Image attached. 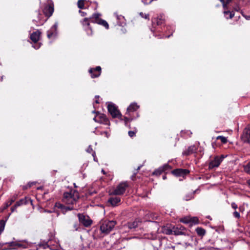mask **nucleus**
Returning <instances> with one entry per match:
<instances>
[{"label": "nucleus", "mask_w": 250, "mask_h": 250, "mask_svg": "<svg viewBox=\"0 0 250 250\" xmlns=\"http://www.w3.org/2000/svg\"><path fill=\"white\" fill-rule=\"evenodd\" d=\"M5 244L9 247V248H7V250H15L18 248L26 249L32 247V243L28 242L26 240H17L6 243Z\"/></svg>", "instance_id": "obj_1"}, {"label": "nucleus", "mask_w": 250, "mask_h": 250, "mask_svg": "<svg viewBox=\"0 0 250 250\" xmlns=\"http://www.w3.org/2000/svg\"><path fill=\"white\" fill-rule=\"evenodd\" d=\"M116 224L114 221H104L101 223L100 230L103 233L107 234L113 229Z\"/></svg>", "instance_id": "obj_2"}, {"label": "nucleus", "mask_w": 250, "mask_h": 250, "mask_svg": "<svg viewBox=\"0 0 250 250\" xmlns=\"http://www.w3.org/2000/svg\"><path fill=\"white\" fill-rule=\"evenodd\" d=\"M107 104L108 111L112 117L113 118H117L123 120L122 114L115 104L111 102H108Z\"/></svg>", "instance_id": "obj_3"}, {"label": "nucleus", "mask_w": 250, "mask_h": 250, "mask_svg": "<svg viewBox=\"0 0 250 250\" xmlns=\"http://www.w3.org/2000/svg\"><path fill=\"white\" fill-rule=\"evenodd\" d=\"M78 199L77 193L75 195L74 193L65 192L63 194V202L68 205H73L76 203Z\"/></svg>", "instance_id": "obj_4"}, {"label": "nucleus", "mask_w": 250, "mask_h": 250, "mask_svg": "<svg viewBox=\"0 0 250 250\" xmlns=\"http://www.w3.org/2000/svg\"><path fill=\"white\" fill-rule=\"evenodd\" d=\"M101 14L99 13H94L89 18L91 22L96 23L104 26L106 29H108L109 25L108 23L104 20L100 18Z\"/></svg>", "instance_id": "obj_5"}, {"label": "nucleus", "mask_w": 250, "mask_h": 250, "mask_svg": "<svg viewBox=\"0 0 250 250\" xmlns=\"http://www.w3.org/2000/svg\"><path fill=\"white\" fill-rule=\"evenodd\" d=\"M127 184L125 182L120 183L115 188L110 191V195H120L123 194L126 188Z\"/></svg>", "instance_id": "obj_6"}, {"label": "nucleus", "mask_w": 250, "mask_h": 250, "mask_svg": "<svg viewBox=\"0 0 250 250\" xmlns=\"http://www.w3.org/2000/svg\"><path fill=\"white\" fill-rule=\"evenodd\" d=\"M92 112L95 113L96 114L95 117L93 118V120L95 122L104 125H109V121L105 115L100 113L99 112H95L94 111H93Z\"/></svg>", "instance_id": "obj_7"}, {"label": "nucleus", "mask_w": 250, "mask_h": 250, "mask_svg": "<svg viewBox=\"0 0 250 250\" xmlns=\"http://www.w3.org/2000/svg\"><path fill=\"white\" fill-rule=\"evenodd\" d=\"M54 4L51 0H48V4L45 5L43 9V12L46 17H51L54 12Z\"/></svg>", "instance_id": "obj_8"}, {"label": "nucleus", "mask_w": 250, "mask_h": 250, "mask_svg": "<svg viewBox=\"0 0 250 250\" xmlns=\"http://www.w3.org/2000/svg\"><path fill=\"white\" fill-rule=\"evenodd\" d=\"M41 34V33L38 30L33 32L30 35V39L34 43L32 46L36 49H38L41 47V44H35L39 41Z\"/></svg>", "instance_id": "obj_9"}, {"label": "nucleus", "mask_w": 250, "mask_h": 250, "mask_svg": "<svg viewBox=\"0 0 250 250\" xmlns=\"http://www.w3.org/2000/svg\"><path fill=\"white\" fill-rule=\"evenodd\" d=\"M241 138L244 143L250 144V125L248 126L244 129Z\"/></svg>", "instance_id": "obj_10"}, {"label": "nucleus", "mask_w": 250, "mask_h": 250, "mask_svg": "<svg viewBox=\"0 0 250 250\" xmlns=\"http://www.w3.org/2000/svg\"><path fill=\"white\" fill-rule=\"evenodd\" d=\"M78 216L80 222L84 227H88L91 225L92 221L88 216L82 214H79Z\"/></svg>", "instance_id": "obj_11"}, {"label": "nucleus", "mask_w": 250, "mask_h": 250, "mask_svg": "<svg viewBox=\"0 0 250 250\" xmlns=\"http://www.w3.org/2000/svg\"><path fill=\"white\" fill-rule=\"evenodd\" d=\"M224 156L222 155L221 157L216 156L212 160H211L209 164V168H213L218 167L221 162L224 158Z\"/></svg>", "instance_id": "obj_12"}, {"label": "nucleus", "mask_w": 250, "mask_h": 250, "mask_svg": "<svg viewBox=\"0 0 250 250\" xmlns=\"http://www.w3.org/2000/svg\"><path fill=\"white\" fill-rule=\"evenodd\" d=\"M89 22H90L89 18H85L82 21V24L87 34L88 35H91L92 34V30L89 26Z\"/></svg>", "instance_id": "obj_13"}, {"label": "nucleus", "mask_w": 250, "mask_h": 250, "mask_svg": "<svg viewBox=\"0 0 250 250\" xmlns=\"http://www.w3.org/2000/svg\"><path fill=\"white\" fill-rule=\"evenodd\" d=\"M198 149V146L196 145H192L189 146L187 149L183 151L182 154L185 156H188L195 153Z\"/></svg>", "instance_id": "obj_14"}, {"label": "nucleus", "mask_w": 250, "mask_h": 250, "mask_svg": "<svg viewBox=\"0 0 250 250\" xmlns=\"http://www.w3.org/2000/svg\"><path fill=\"white\" fill-rule=\"evenodd\" d=\"M58 23L56 22L51 28L47 31V37L48 39L55 37L57 35V29Z\"/></svg>", "instance_id": "obj_15"}, {"label": "nucleus", "mask_w": 250, "mask_h": 250, "mask_svg": "<svg viewBox=\"0 0 250 250\" xmlns=\"http://www.w3.org/2000/svg\"><path fill=\"white\" fill-rule=\"evenodd\" d=\"M173 234L176 235H185L186 229L183 226L172 228Z\"/></svg>", "instance_id": "obj_16"}, {"label": "nucleus", "mask_w": 250, "mask_h": 250, "mask_svg": "<svg viewBox=\"0 0 250 250\" xmlns=\"http://www.w3.org/2000/svg\"><path fill=\"white\" fill-rule=\"evenodd\" d=\"M101 68L100 66H97L95 68H90L89 72L91 74L92 78H96L101 74Z\"/></svg>", "instance_id": "obj_17"}, {"label": "nucleus", "mask_w": 250, "mask_h": 250, "mask_svg": "<svg viewBox=\"0 0 250 250\" xmlns=\"http://www.w3.org/2000/svg\"><path fill=\"white\" fill-rule=\"evenodd\" d=\"M172 173L176 176L184 177L189 173V171L186 169H177L173 170Z\"/></svg>", "instance_id": "obj_18"}, {"label": "nucleus", "mask_w": 250, "mask_h": 250, "mask_svg": "<svg viewBox=\"0 0 250 250\" xmlns=\"http://www.w3.org/2000/svg\"><path fill=\"white\" fill-rule=\"evenodd\" d=\"M140 224V222L139 220H135L133 222H130L127 223L125 226L127 227L130 229H132L136 228L139 226V224Z\"/></svg>", "instance_id": "obj_19"}, {"label": "nucleus", "mask_w": 250, "mask_h": 250, "mask_svg": "<svg viewBox=\"0 0 250 250\" xmlns=\"http://www.w3.org/2000/svg\"><path fill=\"white\" fill-rule=\"evenodd\" d=\"M139 107V106L135 103H132L127 108L126 114L130 115V112H134L137 110Z\"/></svg>", "instance_id": "obj_20"}, {"label": "nucleus", "mask_w": 250, "mask_h": 250, "mask_svg": "<svg viewBox=\"0 0 250 250\" xmlns=\"http://www.w3.org/2000/svg\"><path fill=\"white\" fill-rule=\"evenodd\" d=\"M55 207L61 209L63 213H64L67 210L73 209L72 208H70L69 207H66L60 203H56L55 204Z\"/></svg>", "instance_id": "obj_21"}, {"label": "nucleus", "mask_w": 250, "mask_h": 250, "mask_svg": "<svg viewBox=\"0 0 250 250\" xmlns=\"http://www.w3.org/2000/svg\"><path fill=\"white\" fill-rule=\"evenodd\" d=\"M169 168V166L167 164H165L163 167H160L158 169L155 170L153 173L154 175H159L163 171L168 169Z\"/></svg>", "instance_id": "obj_22"}, {"label": "nucleus", "mask_w": 250, "mask_h": 250, "mask_svg": "<svg viewBox=\"0 0 250 250\" xmlns=\"http://www.w3.org/2000/svg\"><path fill=\"white\" fill-rule=\"evenodd\" d=\"M121 201V199L119 197H110L109 198L108 202L112 206H116Z\"/></svg>", "instance_id": "obj_23"}, {"label": "nucleus", "mask_w": 250, "mask_h": 250, "mask_svg": "<svg viewBox=\"0 0 250 250\" xmlns=\"http://www.w3.org/2000/svg\"><path fill=\"white\" fill-rule=\"evenodd\" d=\"M114 15L116 17L117 20L118 21V24L119 25L123 26L124 25H125V19L124 16L122 15H119L117 13H115Z\"/></svg>", "instance_id": "obj_24"}, {"label": "nucleus", "mask_w": 250, "mask_h": 250, "mask_svg": "<svg viewBox=\"0 0 250 250\" xmlns=\"http://www.w3.org/2000/svg\"><path fill=\"white\" fill-rule=\"evenodd\" d=\"M47 245L48 247H49L51 250H60V245L58 243H56L55 244H52V241L51 240H49L48 241Z\"/></svg>", "instance_id": "obj_25"}, {"label": "nucleus", "mask_w": 250, "mask_h": 250, "mask_svg": "<svg viewBox=\"0 0 250 250\" xmlns=\"http://www.w3.org/2000/svg\"><path fill=\"white\" fill-rule=\"evenodd\" d=\"M224 14L227 19H232L234 16V13L233 11L227 10V7L224 9Z\"/></svg>", "instance_id": "obj_26"}, {"label": "nucleus", "mask_w": 250, "mask_h": 250, "mask_svg": "<svg viewBox=\"0 0 250 250\" xmlns=\"http://www.w3.org/2000/svg\"><path fill=\"white\" fill-rule=\"evenodd\" d=\"M162 232L166 234L170 235L173 234L172 229H171L167 227H164L162 229Z\"/></svg>", "instance_id": "obj_27"}, {"label": "nucleus", "mask_w": 250, "mask_h": 250, "mask_svg": "<svg viewBox=\"0 0 250 250\" xmlns=\"http://www.w3.org/2000/svg\"><path fill=\"white\" fill-rule=\"evenodd\" d=\"M27 203V198H25L24 199H21L20 201H17L16 204H15L16 205V207H20L22 205L26 204Z\"/></svg>", "instance_id": "obj_28"}, {"label": "nucleus", "mask_w": 250, "mask_h": 250, "mask_svg": "<svg viewBox=\"0 0 250 250\" xmlns=\"http://www.w3.org/2000/svg\"><path fill=\"white\" fill-rule=\"evenodd\" d=\"M133 120V118H127L126 117H125L124 118V120L125 125L129 128H130V124H129L128 123L130 122Z\"/></svg>", "instance_id": "obj_29"}, {"label": "nucleus", "mask_w": 250, "mask_h": 250, "mask_svg": "<svg viewBox=\"0 0 250 250\" xmlns=\"http://www.w3.org/2000/svg\"><path fill=\"white\" fill-rule=\"evenodd\" d=\"M196 232L200 236H203L205 234L206 231L204 229L202 228L198 227L196 229Z\"/></svg>", "instance_id": "obj_30"}, {"label": "nucleus", "mask_w": 250, "mask_h": 250, "mask_svg": "<svg viewBox=\"0 0 250 250\" xmlns=\"http://www.w3.org/2000/svg\"><path fill=\"white\" fill-rule=\"evenodd\" d=\"M198 223L199 220L197 217H190V225L197 224Z\"/></svg>", "instance_id": "obj_31"}, {"label": "nucleus", "mask_w": 250, "mask_h": 250, "mask_svg": "<svg viewBox=\"0 0 250 250\" xmlns=\"http://www.w3.org/2000/svg\"><path fill=\"white\" fill-rule=\"evenodd\" d=\"M15 199L14 198H11L8 201L3 207V210L6 209L8 207L12 205V204L15 201Z\"/></svg>", "instance_id": "obj_32"}, {"label": "nucleus", "mask_w": 250, "mask_h": 250, "mask_svg": "<svg viewBox=\"0 0 250 250\" xmlns=\"http://www.w3.org/2000/svg\"><path fill=\"white\" fill-rule=\"evenodd\" d=\"M6 221L1 220L0 221V235L3 231L5 226Z\"/></svg>", "instance_id": "obj_33"}, {"label": "nucleus", "mask_w": 250, "mask_h": 250, "mask_svg": "<svg viewBox=\"0 0 250 250\" xmlns=\"http://www.w3.org/2000/svg\"><path fill=\"white\" fill-rule=\"evenodd\" d=\"M190 217H184L180 220V221L181 222H183L185 224H190Z\"/></svg>", "instance_id": "obj_34"}, {"label": "nucleus", "mask_w": 250, "mask_h": 250, "mask_svg": "<svg viewBox=\"0 0 250 250\" xmlns=\"http://www.w3.org/2000/svg\"><path fill=\"white\" fill-rule=\"evenodd\" d=\"M216 139L217 140L220 139L221 142L223 144H225L227 142V139L226 137L222 136H218L217 137Z\"/></svg>", "instance_id": "obj_35"}, {"label": "nucleus", "mask_w": 250, "mask_h": 250, "mask_svg": "<svg viewBox=\"0 0 250 250\" xmlns=\"http://www.w3.org/2000/svg\"><path fill=\"white\" fill-rule=\"evenodd\" d=\"M244 170L246 172L250 174V162L244 166Z\"/></svg>", "instance_id": "obj_36"}, {"label": "nucleus", "mask_w": 250, "mask_h": 250, "mask_svg": "<svg viewBox=\"0 0 250 250\" xmlns=\"http://www.w3.org/2000/svg\"><path fill=\"white\" fill-rule=\"evenodd\" d=\"M78 6L79 8L83 9L84 7V0H79Z\"/></svg>", "instance_id": "obj_37"}, {"label": "nucleus", "mask_w": 250, "mask_h": 250, "mask_svg": "<svg viewBox=\"0 0 250 250\" xmlns=\"http://www.w3.org/2000/svg\"><path fill=\"white\" fill-rule=\"evenodd\" d=\"M140 16L145 19H149V15L147 14H145L143 12H140L139 13Z\"/></svg>", "instance_id": "obj_38"}, {"label": "nucleus", "mask_w": 250, "mask_h": 250, "mask_svg": "<svg viewBox=\"0 0 250 250\" xmlns=\"http://www.w3.org/2000/svg\"><path fill=\"white\" fill-rule=\"evenodd\" d=\"M137 132V129L135 128L134 130L133 131H128V135L130 137H132L135 135L136 133Z\"/></svg>", "instance_id": "obj_39"}, {"label": "nucleus", "mask_w": 250, "mask_h": 250, "mask_svg": "<svg viewBox=\"0 0 250 250\" xmlns=\"http://www.w3.org/2000/svg\"><path fill=\"white\" fill-rule=\"evenodd\" d=\"M153 0H142V1L145 4H148L151 3Z\"/></svg>", "instance_id": "obj_40"}, {"label": "nucleus", "mask_w": 250, "mask_h": 250, "mask_svg": "<svg viewBox=\"0 0 250 250\" xmlns=\"http://www.w3.org/2000/svg\"><path fill=\"white\" fill-rule=\"evenodd\" d=\"M35 183L34 182L29 183L27 185L23 187V189H25L27 188L31 187L32 185H34Z\"/></svg>", "instance_id": "obj_41"}, {"label": "nucleus", "mask_w": 250, "mask_h": 250, "mask_svg": "<svg viewBox=\"0 0 250 250\" xmlns=\"http://www.w3.org/2000/svg\"><path fill=\"white\" fill-rule=\"evenodd\" d=\"M86 152L89 153H92V154L94 152L93 151V149H92V148L91 147V146L90 145L86 149Z\"/></svg>", "instance_id": "obj_42"}, {"label": "nucleus", "mask_w": 250, "mask_h": 250, "mask_svg": "<svg viewBox=\"0 0 250 250\" xmlns=\"http://www.w3.org/2000/svg\"><path fill=\"white\" fill-rule=\"evenodd\" d=\"M156 21L157 25H160L163 23V20L161 19H158L156 20Z\"/></svg>", "instance_id": "obj_43"}, {"label": "nucleus", "mask_w": 250, "mask_h": 250, "mask_svg": "<svg viewBox=\"0 0 250 250\" xmlns=\"http://www.w3.org/2000/svg\"><path fill=\"white\" fill-rule=\"evenodd\" d=\"M233 216L237 218H239L240 217V213L237 211H235L233 212Z\"/></svg>", "instance_id": "obj_44"}, {"label": "nucleus", "mask_w": 250, "mask_h": 250, "mask_svg": "<svg viewBox=\"0 0 250 250\" xmlns=\"http://www.w3.org/2000/svg\"><path fill=\"white\" fill-rule=\"evenodd\" d=\"M220 1L222 3V5H223L224 9H225V8L227 6V3L225 2V0H220Z\"/></svg>", "instance_id": "obj_45"}, {"label": "nucleus", "mask_w": 250, "mask_h": 250, "mask_svg": "<svg viewBox=\"0 0 250 250\" xmlns=\"http://www.w3.org/2000/svg\"><path fill=\"white\" fill-rule=\"evenodd\" d=\"M205 250H219V249L213 247H208Z\"/></svg>", "instance_id": "obj_46"}, {"label": "nucleus", "mask_w": 250, "mask_h": 250, "mask_svg": "<svg viewBox=\"0 0 250 250\" xmlns=\"http://www.w3.org/2000/svg\"><path fill=\"white\" fill-rule=\"evenodd\" d=\"M231 206L234 209H236L237 208V205L235 203H232Z\"/></svg>", "instance_id": "obj_47"}, {"label": "nucleus", "mask_w": 250, "mask_h": 250, "mask_svg": "<svg viewBox=\"0 0 250 250\" xmlns=\"http://www.w3.org/2000/svg\"><path fill=\"white\" fill-rule=\"evenodd\" d=\"M243 16L245 17V18L247 20H250V15L247 16L243 14V13H241Z\"/></svg>", "instance_id": "obj_48"}, {"label": "nucleus", "mask_w": 250, "mask_h": 250, "mask_svg": "<svg viewBox=\"0 0 250 250\" xmlns=\"http://www.w3.org/2000/svg\"><path fill=\"white\" fill-rule=\"evenodd\" d=\"M92 156L93 157V159L95 161H97V159L96 158V153L95 152H93L92 154Z\"/></svg>", "instance_id": "obj_49"}, {"label": "nucleus", "mask_w": 250, "mask_h": 250, "mask_svg": "<svg viewBox=\"0 0 250 250\" xmlns=\"http://www.w3.org/2000/svg\"><path fill=\"white\" fill-rule=\"evenodd\" d=\"M17 208V207H16V205H15L13 207L11 208V211L12 212H14L16 209Z\"/></svg>", "instance_id": "obj_50"}, {"label": "nucleus", "mask_w": 250, "mask_h": 250, "mask_svg": "<svg viewBox=\"0 0 250 250\" xmlns=\"http://www.w3.org/2000/svg\"><path fill=\"white\" fill-rule=\"evenodd\" d=\"M44 212H47V213H52L53 211H51V210H44Z\"/></svg>", "instance_id": "obj_51"}, {"label": "nucleus", "mask_w": 250, "mask_h": 250, "mask_svg": "<svg viewBox=\"0 0 250 250\" xmlns=\"http://www.w3.org/2000/svg\"><path fill=\"white\" fill-rule=\"evenodd\" d=\"M104 133L105 134V135L107 137H108V136H109V134L107 132H104Z\"/></svg>", "instance_id": "obj_52"}, {"label": "nucleus", "mask_w": 250, "mask_h": 250, "mask_svg": "<svg viewBox=\"0 0 250 250\" xmlns=\"http://www.w3.org/2000/svg\"><path fill=\"white\" fill-rule=\"evenodd\" d=\"M80 12L82 13V15L83 16H84L85 15L84 13L83 12H82V11H80Z\"/></svg>", "instance_id": "obj_53"}, {"label": "nucleus", "mask_w": 250, "mask_h": 250, "mask_svg": "<svg viewBox=\"0 0 250 250\" xmlns=\"http://www.w3.org/2000/svg\"><path fill=\"white\" fill-rule=\"evenodd\" d=\"M163 179L164 180H165V179H166V175H163Z\"/></svg>", "instance_id": "obj_54"}, {"label": "nucleus", "mask_w": 250, "mask_h": 250, "mask_svg": "<svg viewBox=\"0 0 250 250\" xmlns=\"http://www.w3.org/2000/svg\"><path fill=\"white\" fill-rule=\"evenodd\" d=\"M248 184L250 186V179L248 181Z\"/></svg>", "instance_id": "obj_55"}, {"label": "nucleus", "mask_w": 250, "mask_h": 250, "mask_svg": "<svg viewBox=\"0 0 250 250\" xmlns=\"http://www.w3.org/2000/svg\"><path fill=\"white\" fill-rule=\"evenodd\" d=\"M185 245H186V246H188L190 245V244H188V243H185Z\"/></svg>", "instance_id": "obj_56"}, {"label": "nucleus", "mask_w": 250, "mask_h": 250, "mask_svg": "<svg viewBox=\"0 0 250 250\" xmlns=\"http://www.w3.org/2000/svg\"><path fill=\"white\" fill-rule=\"evenodd\" d=\"M59 213L58 211H57V212H56V216H57H57H59Z\"/></svg>", "instance_id": "obj_57"}, {"label": "nucleus", "mask_w": 250, "mask_h": 250, "mask_svg": "<svg viewBox=\"0 0 250 250\" xmlns=\"http://www.w3.org/2000/svg\"><path fill=\"white\" fill-rule=\"evenodd\" d=\"M190 198H188V197H186V200L187 201L190 200Z\"/></svg>", "instance_id": "obj_58"}, {"label": "nucleus", "mask_w": 250, "mask_h": 250, "mask_svg": "<svg viewBox=\"0 0 250 250\" xmlns=\"http://www.w3.org/2000/svg\"><path fill=\"white\" fill-rule=\"evenodd\" d=\"M235 10L238 11L239 10V8H234Z\"/></svg>", "instance_id": "obj_59"}, {"label": "nucleus", "mask_w": 250, "mask_h": 250, "mask_svg": "<svg viewBox=\"0 0 250 250\" xmlns=\"http://www.w3.org/2000/svg\"><path fill=\"white\" fill-rule=\"evenodd\" d=\"M231 0H227V3L229 2Z\"/></svg>", "instance_id": "obj_60"}, {"label": "nucleus", "mask_w": 250, "mask_h": 250, "mask_svg": "<svg viewBox=\"0 0 250 250\" xmlns=\"http://www.w3.org/2000/svg\"><path fill=\"white\" fill-rule=\"evenodd\" d=\"M188 133L189 135H190L191 134V132L190 131H188Z\"/></svg>", "instance_id": "obj_61"}, {"label": "nucleus", "mask_w": 250, "mask_h": 250, "mask_svg": "<svg viewBox=\"0 0 250 250\" xmlns=\"http://www.w3.org/2000/svg\"><path fill=\"white\" fill-rule=\"evenodd\" d=\"M102 172L104 174H105V172H104V171L103 169H102Z\"/></svg>", "instance_id": "obj_62"}, {"label": "nucleus", "mask_w": 250, "mask_h": 250, "mask_svg": "<svg viewBox=\"0 0 250 250\" xmlns=\"http://www.w3.org/2000/svg\"><path fill=\"white\" fill-rule=\"evenodd\" d=\"M75 228L76 230H78V228L76 226H75Z\"/></svg>", "instance_id": "obj_63"}, {"label": "nucleus", "mask_w": 250, "mask_h": 250, "mask_svg": "<svg viewBox=\"0 0 250 250\" xmlns=\"http://www.w3.org/2000/svg\"><path fill=\"white\" fill-rule=\"evenodd\" d=\"M95 102H96L97 104L99 103V102H98V100H96V101H95Z\"/></svg>", "instance_id": "obj_64"}]
</instances>
